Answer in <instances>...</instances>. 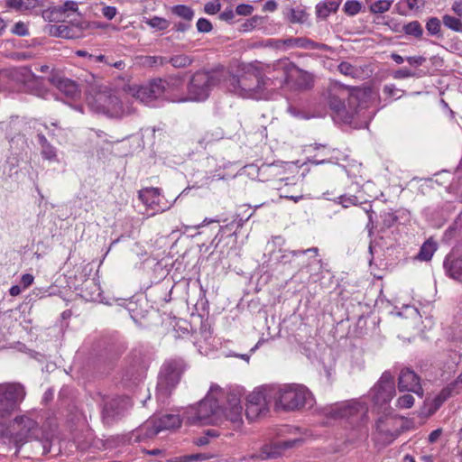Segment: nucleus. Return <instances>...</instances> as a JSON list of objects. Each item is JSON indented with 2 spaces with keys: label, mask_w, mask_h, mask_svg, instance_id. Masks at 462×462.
<instances>
[{
  "label": "nucleus",
  "mask_w": 462,
  "mask_h": 462,
  "mask_svg": "<svg viewBox=\"0 0 462 462\" xmlns=\"http://www.w3.org/2000/svg\"><path fill=\"white\" fill-rule=\"evenodd\" d=\"M242 418L240 393L225 392L217 385H212L207 396L187 411L190 424H220L226 420L238 428L243 422Z\"/></svg>",
  "instance_id": "f257e3e1"
},
{
  "label": "nucleus",
  "mask_w": 462,
  "mask_h": 462,
  "mask_svg": "<svg viewBox=\"0 0 462 462\" xmlns=\"http://www.w3.org/2000/svg\"><path fill=\"white\" fill-rule=\"evenodd\" d=\"M127 96L128 91H125V85L120 88L100 87L88 98V102L96 112L109 117L120 118L132 114L134 110L132 105H129Z\"/></svg>",
  "instance_id": "f03ea898"
},
{
  "label": "nucleus",
  "mask_w": 462,
  "mask_h": 462,
  "mask_svg": "<svg viewBox=\"0 0 462 462\" xmlns=\"http://www.w3.org/2000/svg\"><path fill=\"white\" fill-rule=\"evenodd\" d=\"M266 80L259 66V60L245 64L238 76L229 79L228 89L233 94L243 98L260 99L268 89Z\"/></svg>",
  "instance_id": "7ed1b4c3"
},
{
  "label": "nucleus",
  "mask_w": 462,
  "mask_h": 462,
  "mask_svg": "<svg viewBox=\"0 0 462 462\" xmlns=\"http://www.w3.org/2000/svg\"><path fill=\"white\" fill-rule=\"evenodd\" d=\"M271 394L274 396L277 410L297 411L311 408L315 402L312 393L302 384L273 385Z\"/></svg>",
  "instance_id": "20e7f679"
},
{
  "label": "nucleus",
  "mask_w": 462,
  "mask_h": 462,
  "mask_svg": "<svg viewBox=\"0 0 462 462\" xmlns=\"http://www.w3.org/2000/svg\"><path fill=\"white\" fill-rule=\"evenodd\" d=\"M39 424L28 415L16 416L8 425H0V440L22 447L38 437Z\"/></svg>",
  "instance_id": "39448f33"
},
{
  "label": "nucleus",
  "mask_w": 462,
  "mask_h": 462,
  "mask_svg": "<svg viewBox=\"0 0 462 462\" xmlns=\"http://www.w3.org/2000/svg\"><path fill=\"white\" fill-rule=\"evenodd\" d=\"M268 88H282L293 79L295 64L288 58L279 59L272 63L259 61Z\"/></svg>",
  "instance_id": "423d86ee"
},
{
  "label": "nucleus",
  "mask_w": 462,
  "mask_h": 462,
  "mask_svg": "<svg viewBox=\"0 0 462 462\" xmlns=\"http://www.w3.org/2000/svg\"><path fill=\"white\" fill-rule=\"evenodd\" d=\"M219 81L217 74L213 71L199 70L194 73L188 84V95L179 102H200L206 100L212 88Z\"/></svg>",
  "instance_id": "0eeeda50"
},
{
  "label": "nucleus",
  "mask_w": 462,
  "mask_h": 462,
  "mask_svg": "<svg viewBox=\"0 0 462 462\" xmlns=\"http://www.w3.org/2000/svg\"><path fill=\"white\" fill-rule=\"evenodd\" d=\"M185 368L186 364L181 358L170 359L162 365L157 383L160 398L167 397L171 393L179 383Z\"/></svg>",
  "instance_id": "6e6552de"
},
{
  "label": "nucleus",
  "mask_w": 462,
  "mask_h": 462,
  "mask_svg": "<svg viewBox=\"0 0 462 462\" xmlns=\"http://www.w3.org/2000/svg\"><path fill=\"white\" fill-rule=\"evenodd\" d=\"M25 396V387L22 383H0V419L7 418L17 411Z\"/></svg>",
  "instance_id": "1a4fd4ad"
},
{
  "label": "nucleus",
  "mask_w": 462,
  "mask_h": 462,
  "mask_svg": "<svg viewBox=\"0 0 462 462\" xmlns=\"http://www.w3.org/2000/svg\"><path fill=\"white\" fill-rule=\"evenodd\" d=\"M273 385H265L255 389L246 397L245 416L254 420L264 416L271 403L274 404V396L271 394Z\"/></svg>",
  "instance_id": "9d476101"
},
{
  "label": "nucleus",
  "mask_w": 462,
  "mask_h": 462,
  "mask_svg": "<svg viewBox=\"0 0 462 462\" xmlns=\"http://www.w3.org/2000/svg\"><path fill=\"white\" fill-rule=\"evenodd\" d=\"M369 393L376 405L387 404L395 395V382L393 374L388 371L383 372Z\"/></svg>",
  "instance_id": "9b49d317"
},
{
  "label": "nucleus",
  "mask_w": 462,
  "mask_h": 462,
  "mask_svg": "<svg viewBox=\"0 0 462 462\" xmlns=\"http://www.w3.org/2000/svg\"><path fill=\"white\" fill-rule=\"evenodd\" d=\"M352 89L339 82H330L327 89V101L331 110L341 114L346 109L345 99L353 97Z\"/></svg>",
  "instance_id": "f8f14e48"
},
{
  "label": "nucleus",
  "mask_w": 462,
  "mask_h": 462,
  "mask_svg": "<svg viewBox=\"0 0 462 462\" xmlns=\"http://www.w3.org/2000/svg\"><path fill=\"white\" fill-rule=\"evenodd\" d=\"M401 420L392 415L380 417L375 423L378 439L384 444L393 442L401 433Z\"/></svg>",
  "instance_id": "ddd939ff"
},
{
  "label": "nucleus",
  "mask_w": 462,
  "mask_h": 462,
  "mask_svg": "<svg viewBox=\"0 0 462 462\" xmlns=\"http://www.w3.org/2000/svg\"><path fill=\"white\" fill-rule=\"evenodd\" d=\"M291 254L296 258H300L302 263V269L307 270L309 276H316L322 268V261L319 259V248L311 247L306 250H293Z\"/></svg>",
  "instance_id": "4468645a"
},
{
  "label": "nucleus",
  "mask_w": 462,
  "mask_h": 462,
  "mask_svg": "<svg viewBox=\"0 0 462 462\" xmlns=\"http://www.w3.org/2000/svg\"><path fill=\"white\" fill-rule=\"evenodd\" d=\"M398 389L400 392H412L420 397L423 395L420 377L410 368L401 371L398 378Z\"/></svg>",
  "instance_id": "2eb2a0df"
},
{
  "label": "nucleus",
  "mask_w": 462,
  "mask_h": 462,
  "mask_svg": "<svg viewBox=\"0 0 462 462\" xmlns=\"http://www.w3.org/2000/svg\"><path fill=\"white\" fill-rule=\"evenodd\" d=\"M152 423L153 424L152 429L148 433V437L156 435L162 430L179 428L181 424V420L180 416L176 414H163L158 419L148 422L145 427L149 429Z\"/></svg>",
  "instance_id": "dca6fc26"
},
{
  "label": "nucleus",
  "mask_w": 462,
  "mask_h": 462,
  "mask_svg": "<svg viewBox=\"0 0 462 462\" xmlns=\"http://www.w3.org/2000/svg\"><path fill=\"white\" fill-rule=\"evenodd\" d=\"M45 0H5V5L20 13H31L38 7L44 6Z\"/></svg>",
  "instance_id": "f3484780"
},
{
  "label": "nucleus",
  "mask_w": 462,
  "mask_h": 462,
  "mask_svg": "<svg viewBox=\"0 0 462 462\" xmlns=\"http://www.w3.org/2000/svg\"><path fill=\"white\" fill-rule=\"evenodd\" d=\"M125 91H128V96H131L143 103L147 104L154 100L148 84L142 86H129L125 84Z\"/></svg>",
  "instance_id": "a211bd4d"
},
{
  "label": "nucleus",
  "mask_w": 462,
  "mask_h": 462,
  "mask_svg": "<svg viewBox=\"0 0 462 462\" xmlns=\"http://www.w3.org/2000/svg\"><path fill=\"white\" fill-rule=\"evenodd\" d=\"M343 0H323L315 6L318 18L326 20L330 14L336 13Z\"/></svg>",
  "instance_id": "6ab92c4d"
},
{
  "label": "nucleus",
  "mask_w": 462,
  "mask_h": 462,
  "mask_svg": "<svg viewBox=\"0 0 462 462\" xmlns=\"http://www.w3.org/2000/svg\"><path fill=\"white\" fill-rule=\"evenodd\" d=\"M55 87L69 97H75L79 94V88L75 81L66 79L58 78L53 79Z\"/></svg>",
  "instance_id": "aec40b11"
},
{
  "label": "nucleus",
  "mask_w": 462,
  "mask_h": 462,
  "mask_svg": "<svg viewBox=\"0 0 462 462\" xmlns=\"http://www.w3.org/2000/svg\"><path fill=\"white\" fill-rule=\"evenodd\" d=\"M444 267L449 277L462 282V258L447 257L444 261Z\"/></svg>",
  "instance_id": "412c9836"
},
{
  "label": "nucleus",
  "mask_w": 462,
  "mask_h": 462,
  "mask_svg": "<svg viewBox=\"0 0 462 462\" xmlns=\"http://www.w3.org/2000/svg\"><path fill=\"white\" fill-rule=\"evenodd\" d=\"M139 199L147 207L153 208L160 201V189L158 188H145L139 191Z\"/></svg>",
  "instance_id": "4be33fe9"
},
{
  "label": "nucleus",
  "mask_w": 462,
  "mask_h": 462,
  "mask_svg": "<svg viewBox=\"0 0 462 462\" xmlns=\"http://www.w3.org/2000/svg\"><path fill=\"white\" fill-rule=\"evenodd\" d=\"M338 71L352 79H362L364 77V69L360 65L352 64L349 61H342L337 66Z\"/></svg>",
  "instance_id": "5701e85b"
},
{
  "label": "nucleus",
  "mask_w": 462,
  "mask_h": 462,
  "mask_svg": "<svg viewBox=\"0 0 462 462\" xmlns=\"http://www.w3.org/2000/svg\"><path fill=\"white\" fill-rule=\"evenodd\" d=\"M300 88H310L313 84V75L309 71L303 70L295 65L293 69V79Z\"/></svg>",
  "instance_id": "b1692460"
},
{
  "label": "nucleus",
  "mask_w": 462,
  "mask_h": 462,
  "mask_svg": "<svg viewBox=\"0 0 462 462\" xmlns=\"http://www.w3.org/2000/svg\"><path fill=\"white\" fill-rule=\"evenodd\" d=\"M120 415L117 400L106 402L103 407L102 416L106 423H112Z\"/></svg>",
  "instance_id": "393cba45"
},
{
  "label": "nucleus",
  "mask_w": 462,
  "mask_h": 462,
  "mask_svg": "<svg viewBox=\"0 0 462 462\" xmlns=\"http://www.w3.org/2000/svg\"><path fill=\"white\" fill-rule=\"evenodd\" d=\"M357 411L356 404L343 403L332 409L331 416L335 418L353 416Z\"/></svg>",
  "instance_id": "a878e982"
},
{
  "label": "nucleus",
  "mask_w": 462,
  "mask_h": 462,
  "mask_svg": "<svg viewBox=\"0 0 462 462\" xmlns=\"http://www.w3.org/2000/svg\"><path fill=\"white\" fill-rule=\"evenodd\" d=\"M154 99L162 97L169 87V83L162 79H154L148 83Z\"/></svg>",
  "instance_id": "bb28decb"
},
{
  "label": "nucleus",
  "mask_w": 462,
  "mask_h": 462,
  "mask_svg": "<svg viewBox=\"0 0 462 462\" xmlns=\"http://www.w3.org/2000/svg\"><path fill=\"white\" fill-rule=\"evenodd\" d=\"M154 99L162 97L169 87V83L162 79H154L148 83Z\"/></svg>",
  "instance_id": "cd10ccee"
},
{
  "label": "nucleus",
  "mask_w": 462,
  "mask_h": 462,
  "mask_svg": "<svg viewBox=\"0 0 462 462\" xmlns=\"http://www.w3.org/2000/svg\"><path fill=\"white\" fill-rule=\"evenodd\" d=\"M285 16L291 23H303L308 18V14L302 8H290Z\"/></svg>",
  "instance_id": "c85d7f7f"
},
{
  "label": "nucleus",
  "mask_w": 462,
  "mask_h": 462,
  "mask_svg": "<svg viewBox=\"0 0 462 462\" xmlns=\"http://www.w3.org/2000/svg\"><path fill=\"white\" fill-rule=\"evenodd\" d=\"M437 249V245L434 242L428 240L420 247V252L417 255V259L420 261H430L434 252Z\"/></svg>",
  "instance_id": "c756f323"
},
{
  "label": "nucleus",
  "mask_w": 462,
  "mask_h": 462,
  "mask_svg": "<svg viewBox=\"0 0 462 462\" xmlns=\"http://www.w3.org/2000/svg\"><path fill=\"white\" fill-rule=\"evenodd\" d=\"M402 32L409 36L415 37L417 39L421 38L423 35V28L420 22L418 21H411L402 27Z\"/></svg>",
  "instance_id": "7c9ffc66"
},
{
  "label": "nucleus",
  "mask_w": 462,
  "mask_h": 462,
  "mask_svg": "<svg viewBox=\"0 0 462 462\" xmlns=\"http://www.w3.org/2000/svg\"><path fill=\"white\" fill-rule=\"evenodd\" d=\"M48 32L50 35L55 37H61L66 39L73 37L72 29L65 24L51 25L48 29Z\"/></svg>",
  "instance_id": "2f4dec72"
},
{
  "label": "nucleus",
  "mask_w": 462,
  "mask_h": 462,
  "mask_svg": "<svg viewBox=\"0 0 462 462\" xmlns=\"http://www.w3.org/2000/svg\"><path fill=\"white\" fill-rule=\"evenodd\" d=\"M143 378V371L136 369L135 367L127 369L123 377L125 383H132L133 384H137Z\"/></svg>",
  "instance_id": "473e14b6"
},
{
  "label": "nucleus",
  "mask_w": 462,
  "mask_h": 462,
  "mask_svg": "<svg viewBox=\"0 0 462 462\" xmlns=\"http://www.w3.org/2000/svg\"><path fill=\"white\" fill-rule=\"evenodd\" d=\"M140 60L144 67L163 66L167 63V58L162 56H143L140 57Z\"/></svg>",
  "instance_id": "72a5a7b5"
},
{
  "label": "nucleus",
  "mask_w": 462,
  "mask_h": 462,
  "mask_svg": "<svg viewBox=\"0 0 462 462\" xmlns=\"http://www.w3.org/2000/svg\"><path fill=\"white\" fill-rule=\"evenodd\" d=\"M442 22L447 28L457 32H462V22L458 18L445 14L442 17Z\"/></svg>",
  "instance_id": "f704fd0d"
},
{
  "label": "nucleus",
  "mask_w": 462,
  "mask_h": 462,
  "mask_svg": "<svg viewBox=\"0 0 462 462\" xmlns=\"http://www.w3.org/2000/svg\"><path fill=\"white\" fill-rule=\"evenodd\" d=\"M393 0H378L373 3L369 10L372 14H383L390 10Z\"/></svg>",
  "instance_id": "c9c22d12"
},
{
  "label": "nucleus",
  "mask_w": 462,
  "mask_h": 462,
  "mask_svg": "<svg viewBox=\"0 0 462 462\" xmlns=\"http://www.w3.org/2000/svg\"><path fill=\"white\" fill-rule=\"evenodd\" d=\"M172 13L186 21H191L194 17V11L190 7L184 5H175L172 8Z\"/></svg>",
  "instance_id": "e433bc0d"
},
{
  "label": "nucleus",
  "mask_w": 462,
  "mask_h": 462,
  "mask_svg": "<svg viewBox=\"0 0 462 462\" xmlns=\"http://www.w3.org/2000/svg\"><path fill=\"white\" fill-rule=\"evenodd\" d=\"M297 48L311 49V50H328L326 44L317 43L310 39L300 37L298 38Z\"/></svg>",
  "instance_id": "4c0bfd02"
},
{
  "label": "nucleus",
  "mask_w": 462,
  "mask_h": 462,
  "mask_svg": "<svg viewBox=\"0 0 462 462\" xmlns=\"http://www.w3.org/2000/svg\"><path fill=\"white\" fill-rule=\"evenodd\" d=\"M462 384V373L458 375L457 379L448 384L446 388H444L439 395V399L444 402L447 398H448L454 392H456V388Z\"/></svg>",
  "instance_id": "58836bf2"
},
{
  "label": "nucleus",
  "mask_w": 462,
  "mask_h": 462,
  "mask_svg": "<svg viewBox=\"0 0 462 462\" xmlns=\"http://www.w3.org/2000/svg\"><path fill=\"white\" fill-rule=\"evenodd\" d=\"M462 384V373L458 375L457 379L448 384L446 388H444L439 395V399L444 402L447 398H448L454 392H456V388Z\"/></svg>",
  "instance_id": "ea45409f"
},
{
  "label": "nucleus",
  "mask_w": 462,
  "mask_h": 462,
  "mask_svg": "<svg viewBox=\"0 0 462 462\" xmlns=\"http://www.w3.org/2000/svg\"><path fill=\"white\" fill-rule=\"evenodd\" d=\"M191 59L184 54L176 55L167 59V63H171L174 68H186L191 64Z\"/></svg>",
  "instance_id": "a19ab883"
},
{
  "label": "nucleus",
  "mask_w": 462,
  "mask_h": 462,
  "mask_svg": "<svg viewBox=\"0 0 462 462\" xmlns=\"http://www.w3.org/2000/svg\"><path fill=\"white\" fill-rule=\"evenodd\" d=\"M362 10V4L358 1L349 0L344 5L343 11L348 16H355Z\"/></svg>",
  "instance_id": "79ce46f5"
},
{
  "label": "nucleus",
  "mask_w": 462,
  "mask_h": 462,
  "mask_svg": "<svg viewBox=\"0 0 462 462\" xmlns=\"http://www.w3.org/2000/svg\"><path fill=\"white\" fill-rule=\"evenodd\" d=\"M41 154L43 159L48 160L49 162H58V154L57 150L51 143L46 144L42 148H41Z\"/></svg>",
  "instance_id": "37998d69"
},
{
  "label": "nucleus",
  "mask_w": 462,
  "mask_h": 462,
  "mask_svg": "<svg viewBox=\"0 0 462 462\" xmlns=\"http://www.w3.org/2000/svg\"><path fill=\"white\" fill-rule=\"evenodd\" d=\"M441 29L440 20L437 17H430L426 23V30L430 35H439Z\"/></svg>",
  "instance_id": "c03bdc74"
},
{
  "label": "nucleus",
  "mask_w": 462,
  "mask_h": 462,
  "mask_svg": "<svg viewBox=\"0 0 462 462\" xmlns=\"http://www.w3.org/2000/svg\"><path fill=\"white\" fill-rule=\"evenodd\" d=\"M78 3L75 1L68 0L62 5L54 8V11L59 14H66L67 12H78Z\"/></svg>",
  "instance_id": "a18cd8bd"
},
{
  "label": "nucleus",
  "mask_w": 462,
  "mask_h": 462,
  "mask_svg": "<svg viewBox=\"0 0 462 462\" xmlns=\"http://www.w3.org/2000/svg\"><path fill=\"white\" fill-rule=\"evenodd\" d=\"M147 23L151 27L156 28L158 30H165L169 26V22L166 19L161 18V17H158V16H154V17L149 19Z\"/></svg>",
  "instance_id": "49530a36"
},
{
  "label": "nucleus",
  "mask_w": 462,
  "mask_h": 462,
  "mask_svg": "<svg viewBox=\"0 0 462 462\" xmlns=\"http://www.w3.org/2000/svg\"><path fill=\"white\" fill-rule=\"evenodd\" d=\"M414 403V398L411 394H404L397 399V406L399 408L409 409Z\"/></svg>",
  "instance_id": "de8ad7c7"
},
{
  "label": "nucleus",
  "mask_w": 462,
  "mask_h": 462,
  "mask_svg": "<svg viewBox=\"0 0 462 462\" xmlns=\"http://www.w3.org/2000/svg\"><path fill=\"white\" fill-rule=\"evenodd\" d=\"M197 29L199 32H209L212 30V24L208 19L199 18L197 22Z\"/></svg>",
  "instance_id": "09e8293b"
},
{
  "label": "nucleus",
  "mask_w": 462,
  "mask_h": 462,
  "mask_svg": "<svg viewBox=\"0 0 462 462\" xmlns=\"http://www.w3.org/2000/svg\"><path fill=\"white\" fill-rule=\"evenodd\" d=\"M338 203L341 204L344 208H348L351 205H356L357 198L355 196L347 197L346 195H341L337 198Z\"/></svg>",
  "instance_id": "8fccbe9b"
},
{
  "label": "nucleus",
  "mask_w": 462,
  "mask_h": 462,
  "mask_svg": "<svg viewBox=\"0 0 462 462\" xmlns=\"http://www.w3.org/2000/svg\"><path fill=\"white\" fill-rule=\"evenodd\" d=\"M221 9V5L218 2H208L204 5V11L208 14H215Z\"/></svg>",
  "instance_id": "3c124183"
},
{
  "label": "nucleus",
  "mask_w": 462,
  "mask_h": 462,
  "mask_svg": "<svg viewBox=\"0 0 462 462\" xmlns=\"http://www.w3.org/2000/svg\"><path fill=\"white\" fill-rule=\"evenodd\" d=\"M12 32L19 36H25L28 34V28L23 22H18L14 25Z\"/></svg>",
  "instance_id": "603ef678"
},
{
  "label": "nucleus",
  "mask_w": 462,
  "mask_h": 462,
  "mask_svg": "<svg viewBox=\"0 0 462 462\" xmlns=\"http://www.w3.org/2000/svg\"><path fill=\"white\" fill-rule=\"evenodd\" d=\"M415 73H413L411 70L403 68L396 70L393 74V78L396 79H403L406 78L414 77Z\"/></svg>",
  "instance_id": "864d4df0"
},
{
  "label": "nucleus",
  "mask_w": 462,
  "mask_h": 462,
  "mask_svg": "<svg viewBox=\"0 0 462 462\" xmlns=\"http://www.w3.org/2000/svg\"><path fill=\"white\" fill-rule=\"evenodd\" d=\"M254 11V8L250 5L241 4L236 6V12L239 15H250Z\"/></svg>",
  "instance_id": "5fc2aeb1"
},
{
  "label": "nucleus",
  "mask_w": 462,
  "mask_h": 462,
  "mask_svg": "<svg viewBox=\"0 0 462 462\" xmlns=\"http://www.w3.org/2000/svg\"><path fill=\"white\" fill-rule=\"evenodd\" d=\"M265 47L276 49V50H282V39H268L265 41L264 44Z\"/></svg>",
  "instance_id": "6e6d98bb"
},
{
  "label": "nucleus",
  "mask_w": 462,
  "mask_h": 462,
  "mask_svg": "<svg viewBox=\"0 0 462 462\" xmlns=\"http://www.w3.org/2000/svg\"><path fill=\"white\" fill-rule=\"evenodd\" d=\"M116 13L117 10L114 6H105L102 9L103 15L108 20H112L116 15Z\"/></svg>",
  "instance_id": "4d7b16f0"
},
{
  "label": "nucleus",
  "mask_w": 462,
  "mask_h": 462,
  "mask_svg": "<svg viewBox=\"0 0 462 462\" xmlns=\"http://www.w3.org/2000/svg\"><path fill=\"white\" fill-rule=\"evenodd\" d=\"M20 74L24 78L26 81L32 80L36 78L34 73L31 71L28 67H22L19 69Z\"/></svg>",
  "instance_id": "13d9d810"
},
{
  "label": "nucleus",
  "mask_w": 462,
  "mask_h": 462,
  "mask_svg": "<svg viewBox=\"0 0 462 462\" xmlns=\"http://www.w3.org/2000/svg\"><path fill=\"white\" fill-rule=\"evenodd\" d=\"M298 38H288L282 39V50H287L291 48H297Z\"/></svg>",
  "instance_id": "bf43d9fd"
},
{
  "label": "nucleus",
  "mask_w": 462,
  "mask_h": 462,
  "mask_svg": "<svg viewBox=\"0 0 462 462\" xmlns=\"http://www.w3.org/2000/svg\"><path fill=\"white\" fill-rule=\"evenodd\" d=\"M34 277L30 273H25L21 278V283L24 289L28 288L33 283Z\"/></svg>",
  "instance_id": "052dcab7"
},
{
  "label": "nucleus",
  "mask_w": 462,
  "mask_h": 462,
  "mask_svg": "<svg viewBox=\"0 0 462 462\" xmlns=\"http://www.w3.org/2000/svg\"><path fill=\"white\" fill-rule=\"evenodd\" d=\"M406 60L409 62L410 65L417 67L420 66L425 61V58L421 56H411L407 57Z\"/></svg>",
  "instance_id": "680f3d73"
},
{
  "label": "nucleus",
  "mask_w": 462,
  "mask_h": 462,
  "mask_svg": "<svg viewBox=\"0 0 462 462\" xmlns=\"http://www.w3.org/2000/svg\"><path fill=\"white\" fill-rule=\"evenodd\" d=\"M206 457L203 454H194V455H187L181 457V462H189L193 460H202L205 459Z\"/></svg>",
  "instance_id": "e2e57ef3"
},
{
  "label": "nucleus",
  "mask_w": 462,
  "mask_h": 462,
  "mask_svg": "<svg viewBox=\"0 0 462 462\" xmlns=\"http://www.w3.org/2000/svg\"><path fill=\"white\" fill-rule=\"evenodd\" d=\"M278 7V4L274 0H269L264 3L263 10L264 12H274Z\"/></svg>",
  "instance_id": "0e129e2a"
},
{
  "label": "nucleus",
  "mask_w": 462,
  "mask_h": 462,
  "mask_svg": "<svg viewBox=\"0 0 462 462\" xmlns=\"http://www.w3.org/2000/svg\"><path fill=\"white\" fill-rule=\"evenodd\" d=\"M234 17H235V14L232 9L226 10V11L222 12L219 15V18L222 21H226V22H231L234 19Z\"/></svg>",
  "instance_id": "69168bd1"
},
{
  "label": "nucleus",
  "mask_w": 462,
  "mask_h": 462,
  "mask_svg": "<svg viewBox=\"0 0 462 462\" xmlns=\"http://www.w3.org/2000/svg\"><path fill=\"white\" fill-rule=\"evenodd\" d=\"M89 60L92 61V62H104L106 64H109L108 60H107V58L103 55V54H99V55H89Z\"/></svg>",
  "instance_id": "338daca9"
},
{
  "label": "nucleus",
  "mask_w": 462,
  "mask_h": 462,
  "mask_svg": "<svg viewBox=\"0 0 462 462\" xmlns=\"http://www.w3.org/2000/svg\"><path fill=\"white\" fill-rule=\"evenodd\" d=\"M452 11L458 16H462V2H455L452 5Z\"/></svg>",
  "instance_id": "774afa93"
}]
</instances>
